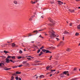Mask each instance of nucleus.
<instances>
[{
	"label": "nucleus",
	"instance_id": "f257e3e1",
	"mask_svg": "<svg viewBox=\"0 0 80 80\" xmlns=\"http://www.w3.org/2000/svg\"><path fill=\"white\" fill-rule=\"evenodd\" d=\"M50 37L51 38H53V37H59V36L58 35H57L55 36V32H53V30H52V28H50Z\"/></svg>",
	"mask_w": 80,
	"mask_h": 80
},
{
	"label": "nucleus",
	"instance_id": "f03ea898",
	"mask_svg": "<svg viewBox=\"0 0 80 80\" xmlns=\"http://www.w3.org/2000/svg\"><path fill=\"white\" fill-rule=\"evenodd\" d=\"M60 75L61 78H63L65 75H67V76H69V73H68V71H65L60 74Z\"/></svg>",
	"mask_w": 80,
	"mask_h": 80
},
{
	"label": "nucleus",
	"instance_id": "7ed1b4c3",
	"mask_svg": "<svg viewBox=\"0 0 80 80\" xmlns=\"http://www.w3.org/2000/svg\"><path fill=\"white\" fill-rule=\"evenodd\" d=\"M11 58V56H8L7 58H6V62L7 63H10V61L9 60V58Z\"/></svg>",
	"mask_w": 80,
	"mask_h": 80
},
{
	"label": "nucleus",
	"instance_id": "20e7f679",
	"mask_svg": "<svg viewBox=\"0 0 80 80\" xmlns=\"http://www.w3.org/2000/svg\"><path fill=\"white\" fill-rule=\"evenodd\" d=\"M42 51H43V52H46V53H52V52H50L49 51L45 49H42Z\"/></svg>",
	"mask_w": 80,
	"mask_h": 80
},
{
	"label": "nucleus",
	"instance_id": "39448f33",
	"mask_svg": "<svg viewBox=\"0 0 80 80\" xmlns=\"http://www.w3.org/2000/svg\"><path fill=\"white\" fill-rule=\"evenodd\" d=\"M64 44V42L63 41H61L60 42V44H58L57 46L58 47H59V46H60V45H63Z\"/></svg>",
	"mask_w": 80,
	"mask_h": 80
},
{
	"label": "nucleus",
	"instance_id": "423d86ee",
	"mask_svg": "<svg viewBox=\"0 0 80 80\" xmlns=\"http://www.w3.org/2000/svg\"><path fill=\"white\" fill-rule=\"evenodd\" d=\"M64 34H69V35H71V34L70 33V32H67V31H65L64 32Z\"/></svg>",
	"mask_w": 80,
	"mask_h": 80
},
{
	"label": "nucleus",
	"instance_id": "0eeeda50",
	"mask_svg": "<svg viewBox=\"0 0 80 80\" xmlns=\"http://www.w3.org/2000/svg\"><path fill=\"white\" fill-rule=\"evenodd\" d=\"M37 0H36L35 1L33 2V1H31V3L32 4H35L36 3H37Z\"/></svg>",
	"mask_w": 80,
	"mask_h": 80
},
{
	"label": "nucleus",
	"instance_id": "6e6552de",
	"mask_svg": "<svg viewBox=\"0 0 80 80\" xmlns=\"http://www.w3.org/2000/svg\"><path fill=\"white\" fill-rule=\"evenodd\" d=\"M58 4H59V5H62V4H63V2H62L61 1H58Z\"/></svg>",
	"mask_w": 80,
	"mask_h": 80
},
{
	"label": "nucleus",
	"instance_id": "1a4fd4ad",
	"mask_svg": "<svg viewBox=\"0 0 80 80\" xmlns=\"http://www.w3.org/2000/svg\"><path fill=\"white\" fill-rule=\"evenodd\" d=\"M13 3L14 4H15V5H17V4H18V2H17V1L16 0H14L13 1Z\"/></svg>",
	"mask_w": 80,
	"mask_h": 80
},
{
	"label": "nucleus",
	"instance_id": "9d476101",
	"mask_svg": "<svg viewBox=\"0 0 80 80\" xmlns=\"http://www.w3.org/2000/svg\"><path fill=\"white\" fill-rule=\"evenodd\" d=\"M21 73H22V72H19L18 71H17L16 72V74H21Z\"/></svg>",
	"mask_w": 80,
	"mask_h": 80
},
{
	"label": "nucleus",
	"instance_id": "9b49d317",
	"mask_svg": "<svg viewBox=\"0 0 80 80\" xmlns=\"http://www.w3.org/2000/svg\"><path fill=\"white\" fill-rule=\"evenodd\" d=\"M69 12H71L72 13L73 12H75V10H71L70 9H69Z\"/></svg>",
	"mask_w": 80,
	"mask_h": 80
},
{
	"label": "nucleus",
	"instance_id": "f8f14e48",
	"mask_svg": "<svg viewBox=\"0 0 80 80\" xmlns=\"http://www.w3.org/2000/svg\"><path fill=\"white\" fill-rule=\"evenodd\" d=\"M7 45V44H4L2 45H1V47H2V48H4V47H5V45Z\"/></svg>",
	"mask_w": 80,
	"mask_h": 80
},
{
	"label": "nucleus",
	"instance_id": "ddd939ff",
	"mask_svg": "<svg viewBox=\"0 0 80 80\" xmlns=\"http://www.w3.org/2000/svg\"><path fill=\"white\" fill-rule=\"evenodd\" d=\"M3 65H4V63H0V67H2Z\"/></svg>",
	"mask_w": 80,
	"mask_h": 80
},
{
	"label": "nucleus",
	"instance_id": "4468645a",
	"mask_svg": "<svg viewBox=\"0 0 80 80\" xmlns=\"http://www.w3.org/2000/svg\"><path fill=\"white\" fill-rule=\"evenodd\" d=\"M50 69V66H47L46 67V69L47 70H48V69Z\"/></svg>",
	"mask_w": 80,
	"mask_h": 80
},
{
	"label": "nucleus",
	"instance_id": "2eb2a0df",
	"mask_svg": "<svg viewBox=\"0 0 80 80\" xmlns=\"http://www.w3.org/2000/svg\"><path fill=\"white\" fill-rule=\"evenodd\" d=\"M11 44V45H12V47H15V44L13 43L12 44Z\"/></svg>",
	"mask_w": 80,
	"mask_h": 80
},
{
	"label": "nucleus",
	"instance_id": "dca6fc26",
	"mask_svg": "<svg viewBox=\"0 0 80 80\" xmlns=\"http://www.w3.org/2000/svg\"><path fill=\"white\" fill-rule=\"evenodd\" d=\"M10 80H14V77L13 76H12Z\"/></svg>",
	"mask_w": 80,
	"mask_h": 80
},
{
	"label": "nucleus",
	"instance_id": "f3484780",
	"mask_svg": "<svg viewBox=\"0 0 80 80\" xmlns=\"http://www.w3.org/2000/svg\"><path fill=\"white\" fill-rule=\"evenodd\" d=\"M48 19L51 22H52V19L50 18H49Z\"/></svg>",
	"mask_w": 80,
	"mask_h": 80
},
{
	"label": "nucleus",
	"instance_id": "a211bd4d",
	"mask_svg": "<svg viewBox=\"0 0 80 80\" xmlns=\"http://www.w3.org/2000/svg\"><path fill=\"white\" fill-rule=\"evenodd\" d=\"M66 50L67 52H70V48H68Z\"/></svg>",
	"mask_w": 80,
	"mask_h": 80
},
{
	"label": "nucleus",
	"instance_id": "6ab92c4d",
	"mask_svg": "<svg viewBox=\"0 0 80 80\" xmlns=\"http://www.w3.org/2000/svg\"><path fill=\"white\" fill-rule=\"evenodd\" d=\"M39 77L40 78H44V76L43 75H41Z\"/></svg>",
	"mask_w": 80,
	"mask_h": 80
},
{
	"label": "nucleus",
	"instance_id": "aec40b11",
	"mask_svg": "<svg viewBox=\"0 0 80 80\" xmlns=\"http://www.w3.org/2000/svg\"><path fill=\"white\" fill-rule=\"evenodd\" d=\"M19 78H18V76H17L15 78V79L16 80H18Z\"/></svg>",
	"mask_w": 80,
	"mask_h": 80
},
{
	"label": "nucleus",
	"instance_id": "412c9836",
	"mask_svg": "<svg viewBox=\"0 0 80 80\" xmlns=\"http://www.w3.org/2000/svg\"><path fill=\"white\" fill-rule=\"evenodd\" d=\"M32 18H33V17H31L29 19V21H32Z\"/></svg>",
	"mask_w": 80,
	"mask_h": 80
},
{
	"label": "nucleus",
	"instance_id": "4be33fe9",
	"mask_svg": "<svg viewBox=\"0 0 80 80\" xmlns=\"http://www.w3.org/2000/svg\"><path fill=\"white\" fill-rule=\"evenodd\" d=\"M75 36H78L79 35V33L76 32L75 34Z\"/></svg>",
	"mask_w": 80,
	"mask_h": 80
},
{
	"label": "nucleus",
	"instance_id": "5701e85b",
	"mask_svg": "<svg viewBox=\"0 0 80 80\" xmlns=\"http://www.w3.org/2000/svg\"><path fill=\"white\" fill-rule=\"evenodd\" d=\"M11 58L12 59H15V56H11Z\"/></svg>",
	"mask_w": 80,
	"mask_h": 80
},
{
	"label": "nucleus",
	"instance_id": "b1692460",
	"mask_svg": "<svg viewBox=\"0 0 80 80\" xmlns=\"http://www.w3.org/2000/svg\"><path fill=\"white\" fill-rule=\"evenodd\" d=\"M77 28L78 29L80 30V24L77 26Z\"/></svg>",
	"mask_w": 80,
	"mask_h": 80
},
{
	"label": "nucleus",
	"instance_id": "393cba45",
	"mask_svg": "<svg viewBox=\"0 0 80 80\" xmlns=\"http://www.w3.org/2000/svg\"><path fill=\"white\" fill-rule=\"evenodd\" d=\"M4 53H5L7 54V53H8V52L5 50H4Z\"/></svg>",
	"mask_w": 80,
	"mask_h": 80
},
{
	"label": "nucleus",
	"instance_id": "a878e982",
	"mask_svg": "<svg viewBox=\"0 0 80 80\" xmlns=\"http://www.w3.org/2000/svg\"><path fill=\"white\" fill-rule=\"evenodd\" d=\"M17 67H18V66H14L12 67V68H17Z\"/></svg>",
	"mask_w": 80,
	"mask_h": 80
},
{
	"label": "nucleus",
	"instance_id": "bb28decb",
	"mask_svg": "<svg viewBox=\"0 0 80 80\" xmlns=\"http://www.w3.org/2000/svg\"><path fill=\"white\" fill-rule=\"evenodd\" d=\"M11 68H7L6 69H5L4 70H11Z\"/></svg>",
	"mask_w": 80,
	"mask_h": 80
},
{
	"label": "nucleus",
	"instance_id": "cd10ccee",
	"mask_svg": "<svg viewBox=\"0 0 80 80\" xmlns=\"http://www.w3.org/2000/svg\"><path fill=\"white\" fill-rule=\"evenodd\" d=\"M42 54H43V52H41L40 53V54H39V56H40L41 55H42Z\"/></svg>",
	"mask_w": 80,
	"mask_h": 80
},
{
	"label": "nucleus",
	"instance_id": "c85d7f7f",
	"mask_svg": "<svg viewBox=\"0 0 80 80\" xmlns=\"http://www.w3.org/2000/svg\"><path fill=\"white\" fill-rule=\"evenodd\" d=\"M19 53H23V52H22V50H19Z\"/></svg>",
	"mask_w": 80,
	"mask_h": 80
},
{
	"label": "nucleus",
	"instance_id": "c756f323",
	"mask_svg": "<svg viewBox=\"0 0 80 80\" xmlns=\"http://www.w3.org/2000/svg\"><path fill=\"white\" fill-rule=\"evenodd\" d=\"M22 58V57H17V58L18 59H20Z\"/></svg>",
	"mask_w": 80,
	"mask_h": 80
},
{
	"label": "nucleus",
	"instance_id": "7c9ffc66",
	"mask_svg": "<svg viewBox=\"0 0 80 80\" xmlns=\"http://www.w3.org/2000/svg\"><path fill=\"white\" fill-rule=\"evenodd\" d=\"M27 62L26 61H23V62H22V64H25V63H26V62Z\"/></svg>",
	"mask_w": 80,
	"mask_h": 80
},
{
	"label": "nucleus",
	"instance_id": "2f4dec72",
	"mask_svg": "<svg viewBox=\"0 0 80 80\" xmlns=\"http://www.w3.org/2000/svg\"><path fill=\"white\" fill-rule=\"evenodd\" d=\"M52 58V56H51L50 58H49V60H51V58Z\"/></svg>",
	"mask_w": 80,
	"mask_h": 80
},
{
	"label": "nucleus",
	"instance_id": "473e14b6",
	"mask_svg": "<svg viewBox=\"0 0 80 80\" xmlns=\"http://www.w3.org/2000/svg\"><path fill=\"white\" fill-rule=\"evenodd\" d=\"M40 52V49H39L38 50L37 52L38 53H39Z\"/></svg>",
	"mask_w": 80,
	"mask_h": 80
},
{
	"label": "nucleus",
	"instance_id": "72a5a7b5",
	"mask_svg": "<svg viewBox=\"0 0 80 80\" xmlns=\"http://www.w3.org/2000/svg\"><path fill=\"white\" fill-rule=\"evenodd\" d=\"M44 48V47L43 46H42V47L40 48V49H42V48Z\"/></svg>",
	"mask_w": 80,
	"mask_h": 80
},
{
	"label": "nucleus",
	"instance_id": "f704fd0d",
	"mask_svg": "<svg viewBox=\"0 0 80 80\" xmlns=\"http://www.w3.org/2000/svg\"><path fill=\"white\" fill-rule=\"evenodd\" d=\"M39 37H41V38H43V37H42L41 35H40Z\"/></svg>",
	"mask_w": 80,
	"mask_h": 80
},
{
	"label": "nucleus",
	"instance_id": "c9c22d12",
	"mask_svg": "<svg viewBox=\"0 0 80 80\" xmlns=\"http://www.w3.org/2000/svg\"><path fill=\"white\" fill-rule=\"evenodd\" d=\"M22 66H23V65H20L18 67H22Z\"/></svg>",
	"mask_w": 80,
	"mask_h": 80
},
{
	"label": "nucleus",
	"instance_id": "e433bc0d",
	"mask_svg": "<svg viewBox=\"0 0 80 80\" xmlns=\"http://www.w3.org/2000/svg\"><path fill=\"white\" fill-rule=\"evenodd\" d=\"M34 47H35V48H36V49L38 48V47L37 46H35Z\"/></svg>",
	"mask_w": 80,
	"mask_h": 80
},
{
	"label": "nucleus",
	"instance_id": "4c0bfd02",
	"mask_svg": "<svg viewBox=\"0 0 80 80\" xmlns=\"http://www.w3.org/2000/svg\"><path fill=\"white\" fill-rule=\"evenodd\" d=\"M56 38L58 41V40H59V39H58V38Z\"/></svg>",
	"mask_w": 80,
	"mask_h": 80
},
{
	"label": "nucleus",
	"instance_id": "58836bf2",
	"mask_svg": "<svg viewBox=\"0 0 80 80\" xmlns=\"http://www.w3.org/2000/svg\"><path fill=\"white\" fill-rule=\"evenodd\" d=\"M74 70H77V68H74Z\"/></svg>",
	"mask_w": 80,
	"mask_h": 80
},
{
	"label": "nucleus",
	"instance_id": "ea45409f",
	"mask_svg": "<svg viewBox=\"0 0 80 80\" xmlns=\"http://www.w3.org/2000/svg\"><path fill=\"white\" fill-rule=\"evenodd\" d=\"M27 59H28V60H30L31 59V58H27Z\"/></svg>",
	"mask_w": 80,
	"mask_h": 80
},
{
	"label": "nucleus",
	"instance_id": "a19ab883",
	"mask_svg": "<svg viewBox=\"0 0 80 80\" xmlns=\"http://www.w3.org/2000/svg\"><path fill=\"white\" fill-rule=\"evenodd\" d=\"M51 72H55V70H51Z\"/></svg>",
	"mask_w": 80,
	"mask_h": 80
},
{
	"label": "nucleus",
	"instance_id": "79ce46f5",
	"mask_svg": "<svg viewBox=\"0 0 80 80\" xmlns=\"http://www.w3.org/2000/svg\"><path fill=\"white\" fill-rule=\"evenodd\" d=\"M70 26H72V23H70Z\"/></svg>",
	"mask_w": 80,
	"mask_h": 80
},
{
	"label": "nucleus",
	"instance_id": "37998d69",
	"mask_svg": "<svg viewBox=\"0 0 80 80\" xmlns=\"http://www.w3.org/2000/svg\"><path fill=\"white\" fill-rule=\"evenodd\" d=\"M37 31H34L33 32V33H35V32H37Z\"/></svg>",
	"mask_w": 80,
	"mask_h": 80
},
{
	"label": "nucleus",
	"instance_id": "c03bdc74",
	"mask_svg": "<svg viewBox=\"0 0 80 80\" xmlns=\"http://www.w3.org/2000/svg\"><path fill=\"white\" fill-rule=\"evenodd\" d=\"M10 61V62H13V60H9V61Z\"/></svg>",
	"mask_w": 80,
	"mask_h": 80
},
{
	"label": "nucleus",
	"instance_id": "a18cd8bd",
	"mask_svg": "<svg viewBox=\"0 0 80 80\" xmlns=\"http://www.w3.org/2000/svg\"><path fill=\"white\" fill-rule=\"evenodd\" d=\"M77 2H79L80 1V0H75Z\"/></svg>",
	"mask_w": 80,
	"mask_h": 80
},
{
	"label": "nucleus",
	"instance_id": "49530a36",
	"mask_svg": "<svg viewBox=\"0 0 80 80\" xmlns=\"http://www.w3.org/2000/svg\"><path fill=\"white\" fill-rule=\"evenodd\" d=\"M7 43H11V42H8Z\"/></svg>",
	"mask_w": 80,
	"mask_h": 80
},
{
	"label": "nucleus",
	"instance_id": "de8ad7c7",
	"mask_svg": "<svg viewBox=\"0 0 80 80\" xmlns=\"http://www.w3.org/2000/svg\"><path fill=\"white\" fill-rule=\"evenodd\" d=\"M62 40H64V37H62Z\"/></svg>",
	"mask_w": 80,
	"mask_h": 80
},
{
	"label": "nucleus",
	"instance_id": "09e8293b",
	"mask_svg": "<svg viewBox=\"0 0 80 80\" xmlns=\"http://www.w3.org/2000/svg\"><path fill=\"white\" fill-rule=\"evenodd\" d=\"M43 31V30H38L39 32H40V31Z\"/></svg>",
	"mask_w": 80,
	"mask_h": 80
},
{
	"label": "nucleus",
	"instance_id": "8fccbe9b",
	"mask_svg": "<svg viewBox=\"0 0 80 80\" xmlns=\"http://www.w3.org/2000/svg\"><path fill=\"white\" fill-rule=\"evenodd\" d=\"M19 80H22V79L20 78H19Z\"/></svg>",
	"mask_w": 80,
	"mask_h": 80
},
{
	"label": "nucleus",
	"instance_id": "3c124183",
	"mask_svg": "<svg viewBox=\"0 0 80 80\" xmlns=\"http://www.w3.org/2000/svg\"><path fill=\"white\" fill-rule=\"evenodd\" d=\"M51 3L52 4V3H53V2H51Z\"/></svg>",
	"mask_w": 80,
	"mask_h": 80
},
{
	"label": "nucleus",
	"instance_id": "603ef678",
	"mask_svg": "<svg viewBox=\"0 0 80 80\" xmlns=\"http://www.w3.org/2000/svg\"><path fill=\"white\" fill-rule=\"evenodd\" d=\"M52 74H50V77H52Z\"/></svg>",
	"mask_w": 80,
	"mask_h": 80
},
{
	"label": "nucleus",
	"instance_id": "864d4df0",
	"mask_svg": "<svg viewBox=\"0 0 80 80\" xmlns=\"http://www.w3.org/2000/svg\"><path fill=\"white\" fill-rule=\"evenodd\" d=\"M31 43H34V41L31 42Z\"/></svg>",
	"mask_w": 80,
	"mask_h": 80
},
{
	"label": "nucleus",
	"instance_id": "5fc2aeb1",
	"mask_svg": "<svg viewBox=\"0 0 80 80\" xmlns=\"http://www.w3.org/2000/svg\"><path fill=\"white\" fill-rule=\"evenodd\" d=\"M27 64L28 65H30V64H29V63H27Z\"/></svg>",
	"mask_w": 80,
	"mask_h": 80
},
{
	"label": "nucleus",
	"instance_id": "6e6d98bb",
	"mask_svg": "<svg viewBox=\"0 0 80 80\" xmlns=\"http://www.w3.org/2000/svg\"><path fill=\"white\" fill-rule=\"evenodd\" d=\"M41 18H43V16H41Z\"/></svg>",
	"mask_w": 80,
	"mask_h": 80
},
{
	"label": "nucleus",
	"instance_id": "4d7b16f0",
	"mask_svg": "<svg viewBox=\"0 0 80 80\" xmlns=\"http://www.w3.org/2000/svg\"><path fill=\"white\" fill-rule=\"evenodd\" d=\"M38 76L36 77V79H37V78H38Z\"/></svg>",
	"mask_w": 80,
	"mask_h": 80
},
{
	"label": "nucleus",
	"instance_id": "13d9d810",
	"mask_svg": "<svg viewBox=\"0 0 80 80\" xmlns=\"http://www.w3.org/2000/svg\"><path fill=\"white\" fill-rule=\"evenodd\" d=\"M24 51L25 52L26 51V50H25V49H24Z\"/></svg>",
	"mask_w": 80,
	"mask_h": 80
},
{
	"label": "nucleus",
	"instance_id": "bf43d9fd",
	"mask_svg": "<svg viewBox=\"0 0 80 80\" xmlns=\"http://www.w3.org/2000/svg\"><path fill=\"white\" fill-rule=\"evenodd\" d=\"M12 62H13V63H15V61H12Z\"/></svg>",
	"mask_w": 80,
	"mask_h": 80
},
{
	"label": "nucleus",
	"instance_id": "052dcab7",
	"mask_svg": "<svg viewBox=\"0 0 80 80\" xmlns=\"http://www.w3.org/2000/svg\"><path fill=\"white\" fill-rule=\"evenodd\" d=\"M7 45H11V44H7Z\"/></svg>",
	"mask_w": 80,
	"mask_h": 80
},
{
	"label": "nucleus",
	"instance_id": "680f3d73",
	"mask_svg": "<svg viewBox=\"0 0 80 80\" xmlns=\"http://www.w3.org/2000/svg\"><path fill=\"white\" fill-rule=\"evenodd\" d=\"M28 57H30V56H28Z\"/></svg>",
	"mask_w": 80,
	"mask_h": 80
},
{
	"label": "nucleus",
	"instance_id": "e2e57ef3",
	"mask_svg": "<svg viewBox=\"0 0 80 80\" xmlns=\"http://www.w3.org/2000/svg\"><path fill=\"white\" fill-rule=\"evenodd\" d=\"M13 75V76H15V74H13V75Z\"/></svg>",
	"mask_w": 80,
	"mask_h": 80
},
{
	"label": "nucleus",
	"instance_id": "0e129e2a",
	"mask_svg": "<svg viewBox=\"0 0 80 80\" xmlns=\"http://www.w3.org/2000/svg\"><path fill=\"white\" fill-rule=\"evenodd\" d=\"M78 8H80V7H79Z\"/></svg>",
	"mask_w": 80,
	"mask_h": 80
},
{
	"label": "nucleus",
	"instance_id": "69168bd1",
	"mask_svg": "<svg viewBox=\"0 0 80 80\" xmlns=\"http://www.w3.org/2000/svg\"><path fill=\"white\" fill-rule=\"evenodd\" d=\"M79 46L80 45V43L79 44Z\"/></svg>",
	"mask_w": 80,
	"mask_h": 80
},
{
	"label": "nucleus",
	"instance_id": "338daca9",
	"mask_svg": "<svg viewBox=\"0 0 80 80\" xmlns=\"http://www.w3.org/2000/svg\"><path fill=\"white\" fill-rule=\"evenodd\" d=\"M59 72H58V73H59Z\"/></svg>",
	"mask_w": 80,
	"mask_h": 80
},
{
	"label": "nucleus",
	"instance_id": "774afa93",
	"mask_svg": "<svg viewBox=\"0 0 80 80\" xmlns=\"http://www.w3.org/2000/svg\"><path fill=\"white\" fill-rule=\"evenodd\" d=\"M67 23H68V22L67 21Z\"/></svg>",
	"mask_w": 80,
	"mask_h": 80
}]
</instances>
